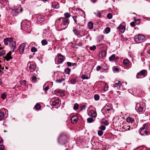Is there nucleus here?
<instances>
[{"label": "nucleus", "mask_w": 150, "mask_h": 150, "mask_svg": "<svg viewBox=\"0 0 150 150\" xmlns=\"http://www.w3.org/2000/svg\"><path fill=\"white\" fill-rule=\"evenodd\" d=\"M123 64L125 66L128 67L129 64V61L128 59H124L123 60Z\"/></svg>", "instance_id": "nucleus-24"}, {"label": "nucleus", "mask_w": 150, "mask_h": 150, "mask_svg": "<svg viewBox=\"0 0 150 150\" xmlns=\"http://www.w3.org/2000/svg\"><path fill=\"white\" fill-rule=\"evenodd\" d=\"M87 121L88 123H91L93 121V119L91 117H89L87 119Z\"/></svg>", "instance_id": "nucleus-35"}, {"label": "nucleus", "mask_w": 150, "mask_h": 150, "mask_svg": "<svg viewBox=\"0 0 150 150\" xmlns=\"http://www.w3.org/2000/svg\"><path fill=\"white\" fill-rule=\"evenodd\" d=\"M4 116V113L2 112H0V120H3Z\"/></svg>", "instance_id": "nucleus-29"}, {"label": "nucleus", "mask_w": 150, "mask_h": 150, "mask_svg": "<svg viewBox=\"0 0 150 150\" xmlns=\"http://www.w3.org/2000/svg\"><path fill=\"white\" fill-rule=\"evenodd\" d=\"M11 52H10L6 54V59L7 61H8L9 60L11 59Z\"/></svg>", "instance_id": "nucleus-25"}, {"label": "nucleus", "mask_w": 150, "mask_h": 150, "mask_svg": "<svg viewBox=\"0 0 150 150\" xmlns=\"http://www.w3.org/2000/svg\"><path fill=\"white\" fill-rule=\"evenodd\" d=\"M78 120V117L76 116H74L71 118V122L73 124H75Z\"/></svg>", "instance_id": "nucleus-13"}, {"label": "nucleus", "mask_w": 150, "mask_h": 150, "mask_svg": "<svg viewBox=\"0 0 150 150\" xmlns=\"http://www.w3.org/2000/svg\"><path fill=\"white\" fill-rule=\"evenodd\" d=\"M108 85L107 84H105L104 87V90L105 91H107L108 90Z\"/></svg>", "instance_id": "nucleus-53"}, {"label": "nucleus", "mask_w": 150, "mask_h": 150, "mask_svg": "<svg viewBox=\"0 0 150 150\" xmlns=\"http://www.w3.org/2000/svg\"><path fill=\"white\" fill-rule=\"evenodd\" d=\"M58 56V59L57 62L59 63H62L63 62L64 57L61 54H57Z\"/></svg>", "instance_id": "nucleus-11"}, {"label": "nucleus", "mask_w": 150, "mask_h": 150, "mask_svg": "<svg viewBox=\"0 0 150 150\" xmlns=\"http://www.w3.org/2000/svg\"><path fill=\"white\" fill-rule=\"evenodd\" d=\"M25 46V43H22L19 46V51L21 54H23Z\"/></svg>", "instance_id": "nucleus-9"}, {"label": "nucleus", "mask_w": 150, "mask_h": 150, "mask_svg": "<svg viewBox=\"0 0 150 150\" xmlns=\"http://www.w3.org/2000/svg\"><path fill=\"white\" fill-rule=\"evenodd\" d=\"M145 70H142L141 71L137 73V75L136 76L137 78L139 79V78L138 77V76H141L142 75L145 76Z\"/></svg>", "instance_id": "nucleus-16"}, {"label": "nucleus", "mask_w": 150, "mask_h": 150, "mask_svg": "<svg viewBox=\"0 0 150 150\" xmlns=\"http://www.w3.org/2000/svg\"><path fill=\"white\" fill-rule=\"evenodd\" d=\"M145 37L144 35L139 34L137 35H136L134 37V41L138 43H141L144 41L145 39Z\"/></svg>", "instance_id": "nucleus-2"}, {"label": "nucleus", "mask_w": 150, "mask_h": 150, "mask_svg": "<svg viewBox=\"0 0 150 150\" xmlns=\"http://www.w3.org/2000/svg\"><path fill=\"white\" fill-rule=\"evenodd\" d=\"M81 78L83 79H88V77L85 75H82Z\"/></svg>", "instance_id": "nucleus-46"}, {"label": "nucleus", "mask_w": 150, "mask_h": 150, "mask_svg": "<svg viewBox=\"0 0 150 150\" xmlns=\"http://www.w3.org/2000/svg\"><path fill=\"white\" fill-rule=\"evenodd\" d=\"M88 114L90 116L95 117L97 115V113L96 111L94 110H91L88 112Z\"/></svg>", "instance_id": "nucleus-10"}, {"label": "nucleus", "mask_w": 150, "mask_h": 150, "mask_svg": "<svg viewBox=\"0 0 150 150\" xmlns=\"http://www.w3.org/2000/svg\"><path fill=\"white\" fill-rule=\"evenodd\" d=\"M5 147L3 145H0V150H4Z\"/></svg>", "instance_id": "nucleus-50"}, {"label": "nucleus", "mask_w": 150, "mask_h": 150, "mask_svg": "<svg viewBox=\"0 0 150 150\" xmlns=\"http://www.w3.org/2000/svg\"><path fill=\"white\" fill-rule=\"evenodd\" d=\"M107 17L108 19H111L112 17V14L110 13H108L107 14Z\"/></svg>", "instance_id": "nucleus-47"}, {"label": "nucleus", "mask_w": 150, "mask_h": 150, "mask_svg": "<svg viewBox=\"0 0 150 150\" xmlns=\"http://www.w3.org/2000/svg\"><path fill=\"white\" fill-rule=\"evenodd\" d=\"M12 40V38H6L4 39V44L5 45H7L8 44V42L10 43Z\"/></svg>", "instance_id": "nucleus-14"}, {"label": "nucleus", "mask_w": 150, "mask_h": 150, "mask_svg": "<svg viewBox=\"0 0 150 150\" xmlns=\"http://www.w3.org/2000/svg\"><path fill=\"white\" fill-rule=\"evenodd\" d=\"M67 139V137L65 136L61 135L58 138V141L61 144H64L66 142Z\"/></svg>", "instance_id": "nucleus-5"}, {"label": "nucleus", "mask_w": 150, "mask_h": 150, "mask_svg": "<svg viewBox=\"0 0 150 150\" xmlns=\"http://www.w3.org/2000/svg\"><path fill=\"white\" fill-rule=\"evenodd\" d=\"M69 22L68 19L63 17H60L56 21V23L59 27L62 30L65 29L67 27Z\"/></svg>", "instance_id": "nucleus-1"}, {"label": "nucleus", "mask_w": 150, "mask_h": 150, "mask_svg": "<svg viewBox=\"0 0 150 150\" xmlns=\"http://www.w3.org/2000/svg\"><path fill=\"white\" fill-rule=\"evenodd\" d=\"M3 142V139L1 138L0 137V143H1L2 142Z\"/></svg>", "instance_id": "nucleus-63"}, {"label": "nucleus", "mask_w": 150, "mask_h": 150, "mask_svg": "<svg viewBox=\"0 0 150 150\" xmlns=\"http://www.w3.org/2000/svg\"><path fill=\"white\" fill-rule=\"evenodd\" d=\"M10 45L12 47L11 49L12 50V51H13L16 48V43L15 42L13 41L12 40V41L10 42Z\"/></svg>", "instance_id": "nucleus-18"}, {"label": "nucleus", "mask_w": 150, "mask_h": 150, "mask_svg": "<svg viewBox=\"0 0 150 150\" xmlns=\"http://www.w3.org/2000/svg\"><path fill=\"white\" fill-rule=\"evenodd\" d=\"M86 106L85 105H83L81 106V110H84L85 109Z\"/></svg>", "instance_id": "nucleus-60"}, {"label": "nucleus", "mask_w": 150, "mask_h": 150, "mask_svg": "<svg viewBox=\"0 0 150 150\" xmlns=\"http://www.w3.org/2000/svg\"><path fill=\"white\" fill-rule=\"evenodd\" d=\"M19 82H20V83L21 84L25 85L26 84V81L25 80H24L20 81Z\"/></svg>", "instance_id": "nucleus-41"}, {"label": "nucleus", "mask_w": 150, "mask_h": 150, "mask_svg": "<svg viewBox=\"0 0 150 150\" xmlns=\"http://www.w3.org/2000/svg\"><path fill=\"white\" fill-rule=\"evenodd\" d=\"M105 32L106 33H108L110 31V28L109 27L106 28L105 29Z\"/></svg>", "instance_id": "nucleus-42"}, {"label": "nucleus", "mask_w": 150, "mask_h": 150, "mask_svg": "<svg viewBox=\"0 0 150 150\" xmlns=\"http://www.w3.org/2000/svg\"><path fill=\"white\" fill-rule=\"evenodd\" d=\"M78 80L76 79H71L70 81V83L71 84H74Z\"/></svg>", "instance_id": "nucleus-34"}, {"label": "nucleus", "mask_w": 150, "mask_h": 150, "mask_svg": "<svg viewBox=\"0 0 150 150\" xmlns=\"http://www.w3.org/2000/svg\"><path fill=\"white\" fill-rule=\"evenodd\" d=\"M119 30L121 33H124L125 30V27L120 24L118 27Z\"/></svg>", "instance_id": "nucleus-19"}, {"label": "nucleus", "mask_w": 150, "mask_h": 150, "mask_svg": "<svg viewBox=\"0 0 150 150\" xmlns=\"http://www.w3.org/2000/svg\"><path fill=\"white\" fill-rule=\"evenodd\" d=\"M13 10L16 14L21 13L23 11V9L20 5L18 6V7L14 6Z\"/></svg>", "instance_id": "nucleus-7"}, {"label": "nucleus", "mask_w": 150, "mask_h": 150, "mask_svg": "<svg viewBox=\"0 0 150 150\" xmlns=\"http://www.w3.org/2000/svg\"><path fill=\"white\" fill-rule=\"evenodd\" d=\"M34 75H35V76L34 75L32 78V82H33V83H35L37 80V78H36V76H38L36 74V75H35L36 74L35 73H34Z\"/></svg>", "instance_id": "nucleus-27"}, {"label": "nucleus", "mask_w": 150, "mask_h": 150, "mask_svg": "<svg viewBox=\"0 0 150 150\" xmlns=\"http://www.w3.org/2000/svg\"><path fill=\"white\" fill-rule=\"evenodd\" d=\"M104 124L106 125H108L109 123L107 121H106L104 122Z\"/></svg>", "instance_id": "nucleus-62"}, {"label": "nucleus", "mask_w": 150, "mask_h": 150, "mask_svg": "<svg viewBox=\"0 0 150 150\" xmlns=\"http://www.w3.org/2000/svg\"><path fill=\"white\" fill-rule=\"evenodd\" d=\"M103 132L101 130H99L98 131V135L100 136H102L103 134Z\"/></svg>", "instance_id": "nucleus-44"}, {"label": "nucleus", "mask_w": 150, "mask_h": 150, "mask_svg": "<svg viewBox=\"0 0 150 150\" xmlns=\"http://www.w3.org/2000/svg\"><path fill=\"white\" fill-rule=\"evenodd\" d=\"M130 25L132 27H134V23L133 22H131L130 23Z\"/></svg>", "instance_id": "nucleus-58"}, {"label": "nucleus", "mask_w": 150, "mask_h": 150, "mask_svg": "<svg viewBox=\"0 0 150 150\" xmlns=\"http://www.w3.org/2000/svg\"><path fill=\"white\" fill-rule=\"evenodd\" d=\"M67 64L69 66H71V63L70 62H67Z\"/></svg>", "instance_id": "nucleus-61"}, {"label": "nucleus", "mask_w": 150, "mask_h": 150, "mask_svg": "<svg viewBox=\"0 0 150 150\" xmlns=\"http://www.w3.org/2000/svg\"><path fill=\"white\" fill-rule=\"evenodd\" d=\"M115 56L114 54H112L111 56L109 57V59L110 61L114 60L115 58Z\"/></svg>", "instance_id": "nucleus-33"}, {"label": "nucleus", "mask_w": 150, "mask_h": 150, "mask_svg": "<svg viewBox=\"0 0 150 150\" xmlns=\"http://www.w3.org/2000/svg\"><path fill=\"white\" fill-rule=\"evenodd\" d=\"M64 80H65V79H64L62 78L61 79H59L57 80L56 81V82L57 83H61L62 82L64 81Z\"/></svg>", "instance_id": "nucleus-31"}, {"label": "nucleus", "mask_w": 150, "mask_h": 150, "mask_svg": "<svg viewBox=\"0 0 150 150\" xmlns=\"http://www.w3.org/2000/svg\"><path fill=\"white\" fill-rule=\"evenodd\" d=\"M87 26L88 28L91 29L93 28V24L91 21H90L88 23Z\"/></svg>", "instance_id": "nucleus-22"}, {"label": "nucleus", "mask_w": 150, "mask_h": 150, "mask_svg": "<svg viewBox=\"0 0 150 150\" xmlns=\"http://www.w3.org/2000/svg\"><path fill=\"white\" fill-rule=\"evenodd\" d=\"M101 67L100 66H98L96 67V70L97 71H99Z\"/></svg>", "instance_id": "nucleus-59"}, {"label": "nucleus", "mask_w": 150, "mask_h": 150, "mask_svg": "<svg viewBox=\"0 0 150 150\" xmlns=\"http://www.w3.org/2000/svg\"><path fill=\"white\" fill-rule=\"evenodd\" d=\"M35 107L36 110H39L41 106L40 104H37L35 105Z\"/></svg>", "instance_id": "nucleus-37"}, {"label": "nucleus", "mask_w": 150, "mask_h": 150, "mask_svg": "<svg viewBox=\"0 0 150 150\" xmlns=\"http://www.w3.org/2000/svg\"><path fill=\"white\" fill-rule=\"evenodd\" d=\"M96 16H97L98 17L100 18H101L102 17V15L101 13L100 12H98L97 13Z\"/></svg>", "instance_id": "nucleus-49"}, {"label": "nucleus", "mask_w": 150, "mask_h": 150, "mask_svg": "<svg viewBox=\"0 0 150 150\" xmlns=\"http://www.w3.org/2000/svg\"><path fill=\"white\" fill-rule=\"evenodd\" d=\"M140 134L141 135L145 134L146 135L149 134L150 133L148 132L147 125L146 124H144L142 127L141 129Z\"/></svg>", "instance_id": "nucleus-3"}, {"label": "nucleus", "mask_w": 150, "mask_h": 150, "mask_svg": "<svg viewBox=\"0 0 150 150\" xmlns=\"http://www.w3.org/2000/svg\"><path fill=\"white\" fill-rule=\"evenodd\" d=\"M80 17V19H77L78 21V23L77 24L79 25H80V24L81 23L82 21V18L83 17H82L81 16H79Z\"/></svg>", "instance_id": "nucleus-40"}, {"label": "nucleus", "mask_w": 150, "mask_h": 150, "mask_svg": "<svg viewBox=\"0 0 150 150\" xmlns=\"http://www.w3.org/2000/svg\"><path fill=\"white\" fill-rule=\"evenodd\" d=\"M37 50V49L35 47H32L31 50V51L32 52H36Z\"/></svg>", "instance_id": "nucleus-39"}, {"label": "nucleus", "mask_w": 150, "mask_h": 150, "mask_svg": "<svg viewBox=\"0 0 150 150\" xmlns=\"http://www.w3.org/2000/svg\"><path fill=\"white\" fill-rule=\"evenodd\" d=\"M70 71L71 69L69 68H66L65 69V72L67 74H69Z\"/></svg>", "instance_id": "nucleus-36"}, {"label": "nucleus", "mask_w": 150, "mask_h": 150, "mask_svg": "<svg viewBox=\"0 0 150 150\" xmlns=\"http://www.w3.org/2000/svg\"><path fill=\"white\" fill-rule=\"evenodd\" d=\"M72 18L75 23L77 24L78 23L77 19H80V17L79 16H74L72 17Z\"/></svg>", "instance_id": "nucleus-26"}, {"label": "nucleus", "mask_w": 150, "mask_h": 150, "mask_svg": "<svg viewBox=\"0 0 150 150\" xmlns=\"http://www.w3.org/2000/svg\"><path fill=\"white\" fill-rule=\"evenodd\" d=\"M49 87L47 86L44 89V90L45 91V92H47V91L49 89Z\"/></svg>", "instance_id": "nucleus-55"}, {"label": "nucleus", "mask_w": 150, "mask_h": 150, "mask_svg": "<svg viewBox=\"0 0 150 150\" xmlns=\"http://www.w3.org/2000/svg\"><path fill=\"white\" fill-rule=\"evenodd\" d=\"M79 108V105L77 103H75L74 104V106L73 109L75 110H76L78 109Z\"/></svg>", "instance_id": "nucleus-38"}, {"label": "nucleus", "mask_w": 150, "mask_h": 150, "mask_svg": "<svg viewBox=\"0 0 150 150\" xmlns=\"http://www.w3.org/2000/svg\"><path fill=\"white\" fill-rule=\"evenodd\" d=\"M52 7L54 8H57L59 7L58 3L57 2H53L52 4Z\"/></svg>", "instance_id": "nucleus-23"}, {"label": "nucleus", "mask_w": 150, "mask_h": 150, "mask_svg": "<svg viewBox=\"0 0 150 150\" xmlns=\"http://www.w3.org/2000/svg\"><path fill=\"white\" fill-rule=\"evenodd\" d=\"M147 53L149 54H150V47L149 48V50L147 51Z\"/></svg>", "instance_id": "nucleus-64"}, {"label": "nucleus", "mask_w": 150, "mask_h": 150, "mask_svg": "<svg viewBox=\"0 0 150 150\" xmlns=\"http://www.w3.org/2000/svg\"><path fill=\"white\" fill-rule=\"evenodd\" d=\"M37 22L41 23L43 22L44 20V19L42 16L38 15L36 16Z\"/></svg>", "instance_id": "nucleus-17"}, {"label": "nucleus", "mask_w": 150, "mask_h": 150, "mask_svg": "<svg viewBox=\"0 0 150 150\" xmlns=\"http://www.w3.org/2000/svg\"><path fill=\"white\" fill-rule=\"evenodd\" d=\"M122 85L121 82L119 81H116L113 85V87L115 88H119Z\"/></svg>", "instance_id": "nucleus-15"}, {"label": "nucleus", "mask_w": 150, "mask_h": 150, "mask_svg": "<svg viewBox=\"0 0 150 150\" xmlns=\"http://www.w3.org/2000/svg\"><path fill=\"white\" fill-rule=\"evenodd\" d=\"M28 66H29L30 72L34 71L36 68V65L33 62H31L28 63Z\"/></svg>", "instance_id": "nucleus-6"}, {"label": "nucleus", "mask_w": 150, "mask_h": 150, "mask_svg": "<svg viewBox=\"0 0 150 150\" xmlns=\"http://www.w3.org/2000/svg\"><path fill=\"white\" fill-rule=\"evenodd\" d=\"M145 104L143 102H140L139 103H137L135 109L138 110V111L140 112H143L144 111V107Z\"/></svg>", "instance_id": "nucleus-4"}, {"label": "nucleus", "mask_w": 150, "mask_h": 150, "mask_svg": "<svg viewBox=\"0 0 150 150\" xmlns=\"http://www.w3.org/2000/svg\"><path fill=\"white\" fill-rule=\"evenodd\" d=\"M41 44L42 45H45L48 44V42L46 40L43 39L41 42Z\"/></svg>", "instance_id": "nucleus-28"}, {"label": "nucleus", "mask_w": 150, "mask_h": 150, "mask_svg": "<svg viewBox=\"0 0 150 150\" xmlns=\"http://www.w3.org/2000/svg\"><path fill=\"white\" fill-rule=\"evenodd\" d=\"M122 40H123L125 41H126L127 40V39L125 38H124V37H123L122 36Z\"/></svg>", "instance_id": "nucleus-57"}, {"label": "nucleus", "mask_w": 150, "mask_h": 150, "mask_svg": "<svg viewBox=\"0 0 150 150\" xmlns=\"http://www.w3.org/2000/svg\"><path fill=\"white\" fill-rule=\"evenodd\" d=\"M104 38L103 36H101L99 37L98 38V39H99L98 40L99 42H101L103 39Z\"/></svg>", "instance_id": "nucleus-51"}, {"label": "nucleus", "mask_w": 150, "mask_h": 150, "mask_svg": "<svg viewBox=\"0 0 150 150\" xmlns=\"http://www.w3.org/2000/svg\"><path fill=\"white\" fill-rule=\"evenodd\" d=\"M94 99L96 100H98L99 99V96L97 94H96L94 97Z\"/></svg>", "instance_id": "nucleus-43"}, {"label": "nucleus", "mask_w": 150, "mask_h": 150, "mask_svg": "<svg viewBox=\"0 0 150 150\" xmlns=\"http://www.w3.org/2000/svg\"><path fill=\"white\" fill-rule=\"evenodd\" d=\"M112 110V108H110L108 105L105 106L102 110L103 112L104 111L105 113H110V111Z\"/></svg>", "instance_id": "nucleus-8"}, {"label": "nucleus", "mask_w": 150, "mask_h": 150, "mask_svg": "<svg viewBox=\"0 0 150 150\" xmlns=\"http://www.w3.org/2000/svg\"><path fill=\"white\" fill-rule=\"evenodd\" d=\"M126 121L128 123H133L134 122V120L132 117H128L126 119Z\"/></svg>", "instance_id": "nucleus-21"}, {"label": "nucleus", "mask_w": 150, "mask_h": 150, "mask_svg": "<svg viewBox=\"0 0 150 150\" xmlns=\"http://www.w3.org/2000/svg\"><path fill=\"white\" fill-rule=\"evenodd\" d=\"M6 96V95L5 93L2 94L1 95V97L3 99H4L5 98Z\"/></svg>", "instance_id": "nucleus-48"}, {"label": "nucleus", "mask_w": 150, "mask_h": 150, "mask_svg": "<svg viewBox=\"0 0 150 150\" xmlns=\"http://www.w3.org/2000/svg\"><path fill=\"white\" fill-rule=\"evenodd\" d=\"M64 16H65V18H67L68 19V18H69L70 16V14L68 13H66L64 14Z\"/></svg>", "instance_id": "nucleus-30"}, {"label": "nucleus", "mask_w": 150, "mask_h": 150, "mask_svg": "<svg viewBox=\"0 0 150 150\" xmlns=\"http://www.w3.org/2000/svg\"><path fill=\"white\" fill-rule=\"evenodd\" d=\"M73 32L76 35H80V32L78 30V26L77 25H76L75 27L73 28Z\"/></svg>", "instance_id": "nucleus-12"}, {"label": "nucleus", "mask_w": 150, "mask_h": 150, "mask_svg": "<svg viewBox=\"0 0 150 150\" xmlns=\"http://www.w3.org/2000/svg\"><path fill=\"white\" fill-rule=\"evenodd\" d=\"M83 44L81 42H79L77 44V45L79 46H82Z\"/></svg>", "instance_id": "nucleus-56"}, {"label": "nucleus", "mask_w": 150, "mask_h": 150, "mask_svg": "<svg viewBox=\"0 0 150 150\" xmlns=\"http://www.w3.org/2000/svg\"><path fill=\"white\" fill-rule=\"evenodd\" d=\"M96 49V47L95 45H93L92 46H91L90 47V49L91 50H95Z\"/></svg>", "instance_id": "nucleus-45"}, {"label": "nucleus", "mask_w": 150, "mask_h": 150, "mask_svg": "<svg viewBox=\"0 0 150 150\" xmlns=\"http://www.w3.org/2000/svg\"><path fill=\"white\" fill-rule=\"evenodd\" d=\"M101 130H104L105 129V127L104 126H102L100 128Z\"/></svg>", "instance_id": "nucleus-54"}, {"label": "nucleus", "mask_w": 150, "mask_h": 150, "mask_svg": "<svg viewBox=\"0 0 150 150\" xmlns=\"http://www.w3.org/2000/svg\"><path fill=\"white\" fill-rule=\"evenodd\" d=\"M59 100H56L52 102V105L54 106H56L57 104L59 103Z\"/></svg>", "instance_id": "nucleus-32"}, {"label": "nucleus", "mask_w": 150, "mask_h": 150, "mask_svg": "<svg viewBox=\"0 0 150 150\" xmlns=\"http://www.w3.org/2000/svg\"><path fill=\"white\" fill-rule=\"evenodd\" d=\"M106 52L105 50L102 51L99 53V56L102 58H103L105 57L106 55Z\"/></svg>", "instance_id": "nucleus-20"}, {"label": "nucleus", "mask_w": 150, "mask_h": 150, "mask_svg": "<svg viewBox=\"0 0 150 150\" xmlns=\"http://www.w3.org/2000/svg\"><path fill=\"white\" fill-rule=\"evenodd\" d=\"M5 53V52L4 50H2L0 52V54L1 56L4 55Z\"/></svg>", "instance_id": "nucleus-52"}]
</instances>
